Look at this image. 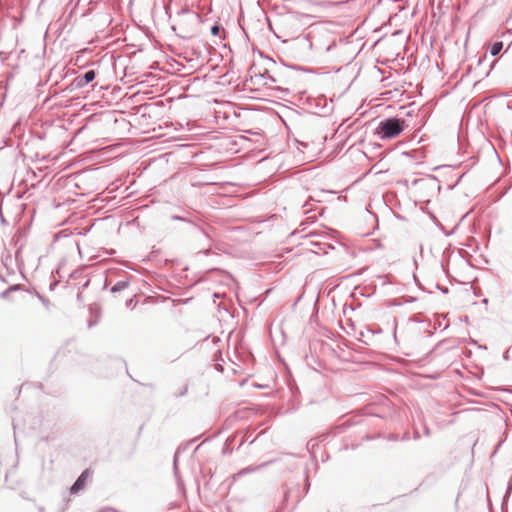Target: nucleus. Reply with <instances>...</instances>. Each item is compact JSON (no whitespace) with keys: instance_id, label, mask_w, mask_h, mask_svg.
Returning <instances> with one entry per match:
<instances>
[{"instance_id":"f257e3e1","label":"nucleus","mask_w":512,"mask_h":512,"mask_svg":"<svg viewBox=\"0 0 512 512\" xmlns=\"http://www.w3.org/2000/svg\"><path fill=\"white\" fill-rule=\"evenodd\" d=\"M407 127L408 125L404 119L387 118L378 124L375 133L381 139H393L398 137Z\"/></svg>"},{"instance_id":"f03ea898","label":"nucleus","mask_w":512,"mask_h":512,"mask_svg":"<svg viewBox=\"0 0 512 512\" xmlns=\"http://www.w3.org/2000/svg\"><path fill=\"white\" fill-rule=\"evenodd\" d=\"M90 476H91L90 470L86 469L85 471H83L82 474L79 476V478L76 480V482L71 487V492L77 493L80 490H82L85 487L86 482L90 478Z\"/></svg>"},{"instance_id":"7ed1b4c3","label":"nucleus","mask_w":512,"mask_h":512,"mask_svg":"<svg viewBox=\"0 0 512 512\" xmlns=\"http://www.w3.org/2000/svg\"><path fill=\"white\" fill-rule=\"evenodd\" d=\"M503 47V43L502 42H495L492 44L491 46V49H490V54L492 56H496L502 49Z\"/></svg>"},{"instance_id":"20e7f679","label":"nucleus","mask_w":512,"mask_h":512,"mask_svg":"<svg viewBox=\"0 0 512 512\" xmlns=\"http://www.w3.org/2000/svg\"><path fill=\"white\" fill-rule=\"evenodd\" d=\"M94 78H95V72L93 70L87 71L83 76L84 84H87V83L93 81Z\"/></svg>"},{"instance_id":"39448f33","label":"nucleus","mask_w":512,"mask_h":512,"mask_svg":"<svg viewBox=\"0 0 512 512\" xmlns=\"http://www.w3.org/2000/svg\"><path fill=\"white\" fill-rule=\"evenodd\" d=\"M211 32L213 35H217L218 32H219V27L218 26H213L212 29H211Z\"/></svg>"}]
</instances>
